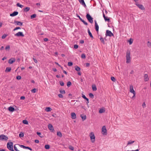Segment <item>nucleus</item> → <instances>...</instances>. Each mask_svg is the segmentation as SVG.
<instances>
[{"instance_id":"nucleus-1","label":"nucleus","mask_w":151,"mask_h":151,"mask_svg":"<svg viewBox=\"0 0 151 151\" xmlns=\"http://www.w3.org/2000/svg\"><path fill=\"white\" fill-rule=\"evenodd\" d=\"M126 63H129L130 62V52L129 51L127 50L126 52Z\"/></svg>"},{"instance_id":"nucleus-2","label":"nucleus","mask_w":151,"mask_h":151,"mask_svg":"<svg viewBox=\"0 0 151 151\" xmlns=\"http://www.w3.org/2000/svg\"><path fill=\"white\" fill-rule=\"evenodd\" d=\"M8 149L11 151H14L13 149V143L12 142H8L7 144Z\"/></svg>"},{"instance_id":"nucleus-3","label":"nucleus","mask_w":151,"mask_h":151,"mask_svg":"<svg viewBox=\"0 0 151 151\" xmlns=\"http://www.w3.org/2000/svg\"><path fill=\"white\" fill-rule=\"evenodd\" d=\"M86 17L88 21L91 23H93V18L89 14H87Z\"/></svg>"},{"instance_id":"nucleus-4","label":"nucleus","mask_w":151,"mask_h":151,"mask_svg":"<svg viewBox=\"0 0 151 151\" xmlns=\"http://www.w3.org/2000/svg\"><path fill=\"white\" fill-rule=\"evenodd\" d=\"M89 136L92 142L94 143L95 140V137L94 133L93 132H91Z\"/></svg>"},{"instance_id":"nucleus-5","label":"nucleus","mask_w":151,"mask_h":151,"mask_svg":"<svg viewBox=\"0 0 151 151\" xmlns=\"http://www.w3.org/2000/svg\"><path fill=\"white\" fill-rule=\"evenodd\" d=\"M8 139V137L4 134H1L0 135V140L6 141Z\"/></svg>"},{"instance_id":"nucleus-6","label":"nucleus","mask_w":151,"mask_h":151,"mask_svg":"<svg viewBox=\"0 0 151 151\" xmlns=\"http://www.w3.org/2000/svg\"><path fill=\"white\" fill-rule=\"evenodd\" d=\"M106 37L107 36H109L111 37L112 36H114V35L110 31H109L108 30H107L106 31Z\"/></svg>"},{"instance_id":"nucleus-7","label":"nucleus","mask_w":151,"mask_h":151,"mask_svg":"<svg viewBox=\"0 0 151 151\" xmlns=\"http://www.w3.org/2000/svg\"><path fill=\"white\" fill-rule=\"evenodd\" d=\"M102 133L103 135H106L107 130L105 126H104L102 128Z\"/></svg>"},{"instance_id":"nucleus-8","label":"nucleus","mask_w":151,"mask_h":151,"mask_svg":"<svg viewBox=\"0 0 151 151\" xmlns=\"http://www.w3.org/2000/svg\"><path fill=\"white\" fill-rule=\"evenodd\" d=\"M14 35L17 37H23L24 36V35L23 34L22 32H19L18 33Z\"/></svg>"},{"instance_id":"nucleus-9","label":"nucleus","mask_w":151,"mask_h":151,"mask_svg":"<svg viewBox=\"0 0 151 151\" xmlns=\"http://www.w3.org/2000/svg\"><path fill=\"white\" fill-rule=\"evenodd\" d=\"M135 4L140 9L142 10H144L145 9L144 7L143 6L142 4H139L137 2H136Z\"/></svg>"},{"instance_id":"nucleus-10","label":"nucleus","mask_w":151,"mask_h":151,"mask_svg":"<svg viewBox=\"0 0 151 151\" xmlns=\"http://www.w3.org/2000/svg\"><path fill=\"white\" fill-rule=\"evenodd\" d=\"M15 59L14 58H11L9 60L8 63L12 64L15 61Z\"/></svg>"},{"instance_id":"nucleus-11","label":"nucleus","mask_w":151,"mask_h":151,"mask_svg":"<svg viewBox=\"0 0 151 151\" xmlns=\"http://www.w3.org/2000/svg\"><path fill=\"white\" fill-rule=\"evenodd\" d=\"M130 92L133 94H134V95H135V93H136L135 91L133 89V86L131 85L130 86Z\"/></svg>"},{"instance_id":"nucleus-12","label":"nucleus","mask_w":151,"mask_h":151,"mask_svg":"<svg viewBox=\"0 0 151 151\" xmlns=\"http://www.w3.org/2000/svg\"><path fill=\"white\" fill-rule=\"evenodd\" d=\"M95 28L96 31H99V27L96 21H95Z\"/></svg>"},{"instance_id":"nucleus-13","label":"nucleus","mask_w":151,"mask_h":151,"mask_svg":"<svg viewBox=\"0 0 151 151\" xmlns=\"http://www.w3.org/2000/svg\"><path fill=\"white\" fill-rule=\"evenodd\" d=\"M48 128L51 132H53V131L54 130V129L52 125L51 124H48Z\"/></svg>"},{"instance_id":"nucleus-14","label":"nucleus","mask_w":151,"mask_h":151,"mask_svg":"<svg viewBox=\"0 0 151 151\" xmlns=\"http://www.w3.org/2000/svg\"><path fill=\"white\" fill-rule=\"evenodd\" d=\"M14 23L16 25L19 26L22 25L23 23L18 21H14Z\"/></svg>"},{"instance_id":"nucleus-15","label":"nucleus","mask_w":151,"mask_h":151,"mask_svg":"<svg viewBox=\"0 0 151 151\" xmlns=\"http://www.w3.org/2000/svg\"><path fill=\"white\" fill-rule=\"evenodd\" d=\"M78 1L80 4L83 5L85 7H86V6L84 0H78Z\"/></svg>"},{"instance_id":"nucleus-16","label":"nucleus","mask_w":151,"mask_h":151,"mask_svg":"<svg viewBox=\"0 0 151 151\" xmlns=\"http://www.w3.org/2000/svg\"><path fill=\"white\" fill-rule=\"evenodd\" d=\"M103 17L105 21H107L108 22H110V19L109 18L106 17L105 14H104V13H103Z\"/></svg>"},{"instance_id":"nucleus-17","label":"nucleus","mask_w":151,"mask_h":151,"mask_svg":"<svg viewBox=\"0 0 151 151\" xmlns=\"http://www.w3.org/2000/svg\"><path fill=\"white\" fill-rule=\"evenodd\" d=\"M18 14V12L17 11H14L13 13L10 14V15L11 17H14L17 15Z\"/></svg>"},{"instance_id":"nucleus-18","label":"nucleus","mask_w":151,"mask_h":151,"mask_svg":"<svg viewBox=\"0 0 151 151\" xmlns=\"http://www.w3.org/2000/svg\"><path fill=\"white\" fill-rule=\"evenodd\" d=\"M71 118L73 119H75L76 118V114L74 113L73 112L71 114Z\"/></svg>"},{"instance_id":"nucleus-19","label":"nucleus","mask_w":151,"mask_h":151,"mask_svg":"<svg viewBox=\"0 0 151 151\" xmlns=\"http://www.w3.org/2000/svg\"><path fill=\"white\" fill-rule=\"evenodd\" d=\"M8 110L10 112H13L14 111L15 109L13 107L11 106L8 108Z\"/></svg>"},{"instance_id":"nucleus-20","label":"nucleus","mask_w":151,"mask_h":151,"mask_svg":"<svg viewBox=\"0 0 151 151\" xmlns=\"http://www.w3.org/2000/svg\"><path fill=\"white\" fill-rule=\"evenodd\" d=\"M149 80L148 76L147 74H145L144 76V80L145 81H147Z\"/></svg>"},{"instance_id":"nucleus-21","label":"nucleus","mask_w":151,"mask_h":151,"mask_svg":"<svg viewBox=\"0 0 151 151\" xmlns=\"http://www.w3.org/2000/svg\"><path fill=\"white\" fill-rule=\"evenodd\" d=\"M88 35L90 36V37L92 39H93V36L91 33L90 32V30H89V28H88Z\"/></svg>"},{"instance_id":"nucleus-22","label":"nucleus","mask_w":151,"mask_h":151,"mask_svg":"<svg viewBox=\"0 0 151 151\" xmlns=\"http://www.w3.org/2000/svg\"><path fill=\"white\" fill-rule=\"evenodd\" d=\"M18 146L19 145L18 144L14 145V150L16 151H20L19 150H18L17 149V147H18Z\"/></svg>"},{"instance_id":"nucleus-23","label":"nucleus","mask_w":151,"mask_h":151,"mask_svg":"<svg viewBox=\"0 0 151 151\" xmlns=\"http://www.w3.org/2000/svg\"><path fill=\"white\" fill-rule=\"evenodd\" d=\"M52 109L50 107H47L45 109V111L47 112L50 111Z\"/></svg>"},{"instance_id":"nucleus-24","label":"nucleus","mask_w":151,"mask_h":151,"mask_svg":"<svg viewBox=\"0 0 151 151\" xmlns=\"http://www.w3.org/2000/svg\"><path fill=\"white\" fill-rule=\"evenodd\" d=\"M80 116L81 117L83 121L86 119V116L85 115H84L83 116L82 115H81Z\"/></svg>"},{"instance_id":"nucleus-25","label":"nucleus","mask_w":151,"mask_h":151,"mask_svg":"<svg viewBox=\"0 0 151 151\" xmlns=\"http://www.w3.org/2000/svg\"><path fill=\"white\" fill-rule=\"evenodd\" d=\"M30 8L29 7H26L24 9V11L26 12H27L29 11Z\"/></svg>"},{"instance_id":"nucleus-26","label":"nucleus","mask_w":151,"mask_h":151,"mask_svg":"<svg viewBox=\"0 0 151 151\" xmlns=\"http://www.w3.org/2000/svg\"><path fill=\"white\" fill-rule=\"evenodd\" d=\"M11 70V68L10 67H7L5 70V71L6 72H9Z\"/></svg>"},{"instance_id":"nucleus-27","label":"nucleus","mask_w":151,"mask_h":151,"mask_svg":"<svg viewBox=\"0 0 151 151\" xmlns=\"http://www.w3.org/2000/svg\"><path fill=\"white\" fill-rule=\"evenodd\" d=\"M75 69L77 71H79L80 70L81 68L78 66H76L75 67Z\"/></svg>"},{"instance_id":"nucleus-28","label":"nucleus","mask_w":151,"mask_h":151,"mask_svg":"<svg viewBox=\"0 0 151 151\" xmlns=\"http://www.w3.org/2000/svg\"><path fill=\"white\" fill-rule=\"evenodd\" d=\"M100 40L101 41V42L102 43L104 44L105 43L104 41V39L103 38H102L101 36L100 38Z\"/></svg>"},{"instance_id":"nucleus-29","label":"nucleus","mask_w":151,"mask_h":151,"mask_svg":"<svg viewBox=\"0 0 151 151\" xmlns=\"http://www.w3.org/2000/svg\"><path fill=\"white\" fill-rule=\"evenodd\" d=\"M57 135L60 137H62V134L61 132H57Z\"/></svg>"},{"instance_id":"nucleus-30","label":"nucleus","mask_w":151,"mask_h":151,"mask_svg":"<svg viewBox=\"0 0 151 151\" xmlns=\"http://www.w3.org/2000/svg\"><path fill=\"white\" fill-rule=\"evenodd\" d=\"M37 135H38L39 137H40L41 138H42L43 137V136L42 135H41V133L40 132H37Z\"/></svg>"},{"instance_id":"nucleus-31","label":"nucleus","mask_w":151,"mask_h":151,"mask_svg":"<svg viewBox=\"0 0 151 151\" xmlns=\"http://www.w3.org/2000/svg\"><path fill=\"white\" fill-rule=\"evenodd\" d=\"M92 88L93 91H96L97 90V88L95 85L92 86Z\"/></svg>"},{"instance_id":"nucleus-32","label":"nucleus","mask_w":151,"mask_h":151,"mask_svg":"<svg viewBox=\"0 0 151 151\" xmlns=\"http://www.w3.org/2000/svg\"><path fill=\"white\" fill-rule=\"evenodd\" d=\"M45 148L46 149H49L50 148V146L48 145H45Z\"/></svg>"},{"instance_id":"nucleus-33","label":"nucleus","mask_w":151,"mask_h":151,"mask_svg":"<svg viewBox=\"0 0 151 151\" xmlns=\"http://www.w3.org/2000/svg\"><path fill=\"white\" fill-rule=\"evenodd\" d=\"M71 84L72 83L71 82H70V81H69L67 83V85L68 87H69L71 85Z\"/></svg>"},{"instance_id":"nucleus-34","label":"nucleus","mask_w":151,"mask_h":151,"mask_svg":"<svg viewBox=\"0 0 151 151\" xmlns=\"http://www.w3.org/2000/svg\"><path fill=\"white\" fill-rule=\"evenodd\" d=\"M133 39H132V38H130L129 39V40L128 41V42L129 45H130L132 44L133 42Z\"/></svg>"},{"instance_id":"nucleus-35","label":"nucleus","mask_w":151,"mask_h":151,"mask_svg":"<svg viewBox=\"0 0 151 151\" xmlns=\"http://www.w3.org/2000/svg\"><path fill=\"white\" fill-rule=\"evenodd\" d=\"M68 148L72 151H73L74 150V147L71 145H70L68 147Z\"/></svg>"},{"instance_id":"nucleus-36","label":"nucleus","mask_w":151,"mask_h":151,"mask_svg":"<svg viewBox=\"0 0 151 151\" xmlns=\"http://www.w3.org/2000/svg\"><path fill=\"white\" fill-rule=\"evenodd\" d=\"M17 6L21 8H22L24 6L23 5H22L21 4H20L19 3H18L17 4Z\"/></svg>"},{"instance_id":"nucleus-37","label":"nucleus","mask_w":151,"mask_h":151,"mask_svg":"<svg viewBox=\"0 0 151 151\" xmlns=\"http://www.w3.org/2000/svg\"><path fill=\"white\" fill-rule=\"evenodd\" d=\"M89 96L90 98L92 99H93L94 98V96L91 93H90L89 94Z\"/></svg>"},{"instance_id":"nucleus-38","label":"nucleus","mask_w":151,"mask_h":151,"mask_svg":"<svg viewBox=\"0 0 151 151\" xmlns=\"http://www.w3.org/2000/svg\"><path fill=\"white\" fill-rule=\"evenodd\" d=\"M60 92L61 94H65V90H60Z\"/></svg>"},{"instance_id":"nucleus-39","label":"nucleus","mask_w":151,"mask_h":151,"mask_svg":"<svg viewBox=\"0 0 151 151\" xmlns=\"http://www.w3.org/2000/svg\"><path fill=\"white\" fill-rule=\"evenodd\" d=\"M22 123L24 124H28V122L27 121V120H23V121H22Z\"/></svg>"},{"instance_id":"nucleus-40","label":"nucleus","mask_w":151,"mask_h":151,"mask_svg":"<svg viewBox=\"0 0 151 151\" xmlns=\"http://www.w3.org/2000/svg\"><path fill=\"white\" fill-rule=\"evenodd\" d=\"M37 15L35 14H33L31 16V19H33L36 17Z\"/></svg>"},{"instance_id":"nucleus-41","label":"nucleus","mask_w":151,"mask_h":151,"mask_svg":"<svg viewBox=\"0 0 151 151\" xmlns=\"http://www.w3.org/2000/svg\"><path fill=\"white\" fill-rule=\"evenodd\" d=\"M147 46L149 47H151V42L149 41L147 42Z\"/></svg>"},{"instance_id":"nucleus-42","label":"nucleus","mask_w":151,"mask_h":151,"mask_svg":"<svg viewBox=\"0 0 151 151\" xmlns=\"http://www.w3.org/2000/svg\"><path fill=\"white\" fill-rule=\"evenodd\" d=\"M24 136V134L22 132H21L19 134V137L21 138L23 137Z\"/></svg>"},{"instance_id":"nucleus-43","label":"nucleus","mask_w":151,"mask_h":151,"mask_svg":"<svg viewBox=\"0 0 151 151\" xmlns=\"http://www.w3.org/2000/svg\"><path fill=\"white\" fill-rule=\"evenodd\" d=\"M105 111V110L103 109H101L99 110V112L100 113H104Z\"/></svg>"},{"instance_id":"nucleus-44","label":"nucleus","mask_w":151,"mask_h":151,"mask_svg":"<svg viewBox=\"0 0 151 151\" xmlns=\"http://www.w3.org/2000/svg\"><path fill=\"white\" fill-rule=\"evenodd\" d=\"M111 80L112 81L115 82V81L116 80V79L114 78V77L112 76L111 78Z\"/></svg>"},{"instance_id":"nucleus-45","label":"nucleus","mask_w":151,"mask_h":151,"mask_svg":"<svg viewBox=\"0 0 151 151\" xmlns=\"http://www.w3.org/2000/svg\"><path fill=\"white\" fill-rule=\"evenodd\" d=\"M81 57L83 59H85L86 58L85 55L84 54H82L81 55Z\"/></svg>"},{"instance_id":"nucleus-46","label":"nucleus","mask_w":151,"mask_h":151,"mask_svg":"<svg viewBox=\"0 0 151 151\" xmlns=\"http://www.w3.org/2000/svg\"><path fill=\"white\" fill-rule=\"evenodd\" d=\"M68 65L69 66H72L73 65V63L72 62H68Z\"/></svg>"},{"instance_id":"nucleus-47","label":"nucleus","mask_w":151,"mask_h":151,"mask_svg":"<svg viewBox=\"0 0 151 151\" xmlns=\"http://www.w3.org/2000/svg\"><path fill=\"white\" fill-rule=\"evenodd\" d=\"M7 36V35L6 34H4L2 36L1 38L2 39H5L6 37Z\"/></svg>"},{"instance_id":"nucleus-48","label":"nucleus","mask_w":151,"mask_h":151,"mask_svg":"<svg viewBox=\"0 0 151 151\" xmlns=\"http://www.w3.org/2000/svg\"><path fill=\"white\" fill-rule=\"evenodd\" d=\"M59 83L60 85L62 86H63L64 85V83L62 81H59Z\"/></svg>"},{"instance_id":"nucleus-49","label":"nucleus","mask_w":151,"mask_h":151,"mask_svg":"<svg viewBox=\"0 0 151 151\" xmlns=\"http://www.w3.org/2000/svg\"><path fill=\"white\" fill-rule=\"evenodd\" d=\"M24 149H28L29 150H32V149L31 148H30L29 147H26V146H25L24 147Z\"/></svg>"},{"instance_id":"nucleus-50","label":"nucleus","mask_w":151,"mask_h":151,"mask_svg":"<svg viewBox=\"0 0 151 151\" xmlns=\"http://www.w3.org/2000/svg\"><path fill=\"white\" fill-rule=\"evenodd\" d=\"M36 89L35 88L31 90V92L33 93H35L36 92Z\"/></svg>"},{"instance_id":"nucleus-51","label":"nucleus","mask_w":151,"mask_h":151,"mask_svg":"<svg viewBox=\"0 0 151 151\" xmlns=\"http://www.w3.org/2000/svg\"><path fill=\"white\" fill-rule=\"evenodd\" d=\"M134 142V141H129L128 142V143H127V145H129L132 144Z\"/></svg>"},{"instance_id":"nucleus-52","label":"nucleus","mask_w":151,"mask_h":151,"mask_svg":"<svg viewBox=\"0 0 151 151\" xmlns=\"http://www.w3.org/2000/svg\"><path fill=\"white\" fill-rule=\"evenodd\" d=\"M21 78V77L20 76H17L16 77V79L18 80H19Z\"/></svg>"},{"instance_id":"nucleus-53","label":"nucleus","mask_w":151,"mask_h":151,"mask_svg":"<svg viewBox=\"0 0 151 151\" xmlns=\"http://www.w3.org/2000/svg\"><path fill=\"white\" fill-rule=\"evenodd\" d=\"M10 49V46L8 45H7L5 47V49L6 50H9Z\"/></svg>"},{"instance_id":"nucleus-54","label":"nucleus","mask_w":151,"mask_h":151,"mask_svg":"<svg viewBox=\"0 0 151 151\" xmlns=\"http://www.w3.org/2000/svg\"><path fill=\"white\" fill-rule=\"evenodd\" d=\"M58 97L60 98H63V96L62 94H59L58 95Z\"/></svg>"},{"instance_id":"nucleus-55","label":"nucleus","mask_w":151,"mask_h":151,"mask_svg":"<svg viewBox=\"0 0 151 151\" xmlns=\"http://www.w3.org/2000/svg\"><path fill=\"white\" fill-rule=\"evenodd\" d=\"M82 22L86 25H88V23L85 21L83 19L82 20Z\"/></svg>"},{"instance_id":"nucleus-56","label":"nucleus","mask_w":151,"mask_h":151,"mask_svg":"<svg viewBox=\"0 0 151 151\" xmlns=\"http://www.w3.org/2000/svg\"><path fill=\"white\" fill-rule=\"evenodd\" d=\"M78 47V46L77 45H75L74 46V48L75 49H77Z\"/></svg>"},{"instance_id":"nucleus-57","label":"nucleus","mask_w":151,"mask_h":151,"mask_svg":"<svg viewBox=\"0 0 151 151\" xmlns=\"http://www.w3.org/2000/svg\"><path fill=\"white\" fill-rule=\"evenodd\" d=\"M142 106L143 108H145L146 107V104H145V102H143L142 104Z\"/></svg>"},{"instance_id":"nucleus-58","label":"nucleus","mask_w":151,"mask_h":151,"mask_svg":"<svg viewBox=\"0 0 151 151\" xmlns=\"http://www.w3.org/2000/svg\"><path fill=\"white\" fill-rule=\"evenodd\" d=\"M33 59L34 62L35 63H37V62H38L37 60L35 58H33Z\"/></svg>"},{"instance_id":"nucleus-59","label":"nucleus","mask_w":151,"mask_h":151,"mask_svg":"<svg viewBox=\"0 0 151 151\" xmlns=\"http://www.w3.org/2000/svg\"><path fill=\"white\" fill-rule=\"evenodd\" d=\"M25 99V97L24 96H22L20 97V99L21 100H24Z\"/></svg>"},{"instance_id":"nucleus-60","label":"nucleus","mask_w":151,"mask_h":151,"mask_svg":"<svg viewBox=\"0 0 151 151\" xmlns=\"http://www.w3.org/2000/svg\"><path fill=\"white\" fill-rule=\"evenodd\" d=\"M19 146H20L21 147L24 148L25 146L23 145H18Z\"/></svg>"},{"instance_id":"nucleus-61","label":"nucleus","mask_w":151,"mask_h":151,"mask_svg":"<svg viewBox=\"0 0 151 151\" xmlns=\"http://www.w3.org/2000/svg\"><path fill=\"white\" fill-rule=\"evenodd\" d=\"M39 141L38 140L36 139L35 140V142L36 143H39Z\"/></svg>"},{"instance_id":"nucleus-62","label":"nucleus","mask_w":151,"mask_h":151,"mask_svg":"<svg viewBox=\"0 0 151 151\" xmlns=\"http://www.w3.org/2000/svg\"><path fill=\"white\" fill-rule=\"evenodd\" d=\"M77 17L79 18V19L81 20V21H82L83 20L82 18H81L79 15H77Z\"/></svg>"},{"instance_id":"nucleus-63","label":"nucleus","mask_w":151,"mask_h":151,"mask_svg":"<svg viewBox=\"0 0 151 151\" xmlns=\"http://www.w3.org/2000/svg\"><path fill=\"white\" fill-rule=\"evenodd\" d=\"M82 97L84 99H86V97L85 96V95L83 94L82 95Z\"/></svg>"},{"instance_id":"nucleus-64","label":"nucleus","mask_w":151,"mask_h":151,"mask_svg":"<svg viewBox=\"0 0 151 151\" xmlns=\"http://www.w3.org/2000/svg\"><path fill=\"white\" fill-rule=\"evenodd\" d=\"M20 60L21 59L20 58H18L17 60V61L19 62L20 61Z\"/></svg>"}]
</instances>
